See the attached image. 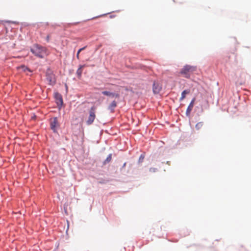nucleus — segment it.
<instances>
[{
    "label": "nucleus",
    "instance_id": "f257e3e1",
    "mask_svg": "<svg viewBox=\"0 0 251 251\" xmlns=\"http://www.w3.org/2000/svg\"><path fill=\"white\" fill-rule=\"evenodd\" d=\"M30 51L36 56L42 58L47 55V50L46 48L44 47L35 44L30 49Z\"/></svg>",
    "mask_w": 251,
    "mask_h": 251
},
{
    "label": "nucleus",
    "instance_id": "f03ea898",
    "mask_svg": "<svg viewBox=\"0 0 251 251\" xmlns=\"http://www.w3.org/2000/svg\"><path fill=\"white\" fill-rule=\"evenodd\" d=\"M196 70L195 67L190 65L185 66L181 70L180 73L185 77L189 78L191 74Z\"/></svg>",
    "mask_w": 251,
    "mask_h": 251
},
{
    "label": "nucleus",
    "instance_id": "7ed1b4c3",
    "mask_svg": "<svg viewBox=\"0 0 251 251\" xmlns=\"http://www.w3.org/2000/svg\"><path fill=\"white\" fill-rule=\"evenodd\" d=\"M96 118V107L95 106H92L89 111V116L88 117V119L86 121V124L88 125H90L92 124L94 122L95 119Z\"/></svg>",
    "mask_w": 251,
    "mask_h": 251
},
{
    "label": "nucleus",
    "instance_id": "20e7f679",
    "mask_svg": "<svg viewBox=\"0 0 251 251\" xmlns=\"http://www.w3.org/2000/svg\"><path fill=\"white\" fill-rule=\"evenodd\" d=\"M50 126L51 129L54 131L56 132L57 128L59 126V124L58 122L57 117H53L50 120Z\"/></svg>",
    "mask_w": 251,
    "mask_h": 251
},
{
    "label": "nucleus",
    "instance_id": "39448f33",
    "mask_svg": "<svg viewBox=\"0 0 251 251\" xmlns=\"http://www.w3.org/2000/svg\"><path fill=\"white\" fill-rule=\"evenodd\" d=\"M46 78L50 85H54L56 82L55 75L51 73H47Z\"/></svg>",
    "mask_w": 251,
    "mask_h": 251
},
{
    "label": "nucleus",
    "instance_id": "423d86ee",
    "mask_svg": "<svg viewBox=\"0 0 251 251\" xmlns=\"http://www.w3.org/2000/svg\"><path fill=\"white\" fill-rule=\"evenodd\" d=\"M54 97L58 106H62L63 103L62 96L59 93L56 92L54 94Z\"/></svg>",
    "mask_w": 251,
    "mask_h": 251
},
{
    "label": "nucleus",
    "instance_id": "0eeeda50",
    "mask_svg": "<svg viewBox=\"0 0 251 251\" xmlns=\"http://www.w3.org/2000/svg\"><path fill=\"white\" fill-rule=\"evenodd\" d=\"M161 89L162 87L160 84L155 82L153 83L152 90L154 94H158L160 92Z\"/></svg>",
    "mask_w": 251,
    "mask_h": 251
},
{
    "label": "nucleus",
    "instance_id": "6e6552de",
    "mask_svg": "<svg viewBox=\"0 0 251 251\" xmlns=\"http://www.w3.org/2000/svg\"><path fill=\"white\" fill-rule=\"evenodd\" d=\"M102 94L103 95H105L106 96L111 97H115L117 98H119L120 97V95L118 93H114L110 92L107 91H102Z\"/></svg>",
    "mask_w": 251,
    "mask_h": 251
},
{
    "label": "nucleus",
    "instance_id": "1a4fd4ad",
    "mask_svg": "<svg viewBox=\"0 0 251 251\" xmlns=\"http://www.w3.org/2000/svg\"><path fill=\"white\" fill-rule=\"evenodd\" d=\"M195 99L194 98L191 102H190V103L189 104L188 107H187V109L186 110V114L187 115H189L191 112V111H192L193 108V106H194V102H195Z\"/></svg>",
    "mask_w": 251,
    "mask_h": 251
},
{
    "label": "nucleus",
    "instance_id": "9d476101",
    "mask_svg": "<svg viewBox=\"0 0 251 251\" xmlns=\"http://www.w3.org/2000/svg\"><path fill=\"white\" fill-rule=\"evenodd\" d=\"M117 106V102L113 100L108 106V109L111 112H114L115 108Z\"/></svg>",
    "mask_w": 251,
    "mask_h": 251
},
{
    "label": "nucleus",
    "instance_id": "9b49d317",
    "mask_svg": "<svg viewBox=\"0 0 251 251\" xmlns=\"http://www.w3.org/2000/svg\"><path fill=\"white\" fill-rule=\"evenodd\" d=\"M189 93H190V91L189 90H184L182 92V93H181V98H180V100H183L185 98L186 95L187 94H189Z\"/></svg>",
    "mask_w": 251,
    "mask_h": 251
},
{
    "label": "nucleus",
    "instance_id": "f8f14e48",
    "mask_svg": "<svg viewBox=\"0 0 251 251\" xmlns=\"http://www.w3.org/2000/svg\"><path fill=\"white\" fill-rule=\"evenodd\" d=\"M112 159V154H109L107 157L106 159L104 161L103 164H106L110 162Z\"/></svg>",
    "mask_w": 251,
    "mask_h": 251
},
{
    "label": "nucleus",
    "instance_id": "ddd939ff",
    "mask_svg": "<svg viewBox=\"0 0 251 251\" xmlns=\"http://www.w3.org/2000/svg\"><path fill=\"white\" fill-rule=\"evenodd\" d=\"M85 48H86V47H83V48H82L78 50V51H77V54H76V57H77V59H79V54L80 52L82 50H84Z\"/></svg>",
    "mask_w": 251,
    "mask_h": 251
},
{
    "label": "nucleus",
    "instance_id": "4468645a",
    "mask_svg": "<svg viewBox=\"0 0 251 251\" xmlns=\"http://www.w3.org/2000/svg\"><path fill=\"white\" fill-rule=\"evenodd\" d=\"M203 125V124L201 122H200V123H198L196 125V127L197 128V129H200Z\"/></svg>",
    "mask_w": 251,
    "mask_h": 251
},
{
    "label": "nucleus",
    "instance_id": "2eb2a0df",
    "mask_svg": "<svg viewBox=\"0 0 251 251\" xmlns=\"http://www.w3.org/2000/svg\"><path fill=\"white\" fill-rule=\"evenodd\" d=\"M21 69H22L24 70V71H25V72L26 70H27V71H28L30 72V71L29 70V69L28 68H27L25 66H21Z\"/></svg>",
    "mask_w": 251,
    "mask_h": 251
},
{
    "label": "nucleus",
    "instance_id": "dca6fc26",
    "mask_svg": "<svg viewBox=\"0 0 251 251\" xmlns=\"http://www.w3.org/2000/svg\"><path fill=\"white\" fill-rule=\"evenodd\" d=\"M144 155H141L140 157H139V162H142L143 160H144Z\"/></svg>",
    "mask_w": 251,
    "mask_h": 251
},
{
    "label": "nucleus",
    "instance_id": "f3484780",
    "mask_svg": "<svg viewBox=\"0 0 251 251\" xmlns=\"http://www.w3.org/2000/svg\"><path fill=\"white\" fill-rule=\"evenodd\" d=\"M50 34L48 35L46 37V40L47 42H50Z\"/></svg>",
    "mask_w": 251,
    "mask_h": 251
},
{
    "label": "nucleus",
    "instance_id": "a211bd4d",
    "mask_svg": "<svg viewBox=\"0 0 251 251\" xmlns=\"http://www.w3.org/2000/svg\"><path fill=\"white\" fill-rule=\"evenodd\" d=\"M83 66H81L77 71V73L78 74H79L80 75L81 74V68H82Z\"/></svg>",
    "mask_w": 251,
    "mask_h": 251
},
{
    "label": "nucleus",
    "instance_id": "6ab92c4d",
    "mask_svg": "<svg viewBox=\"0 0 251 251\" xmlns=\"http://www.w3.org/2000/svg\"><path fill=\"white\" fill-rule=\"evenodd\" d=\"M156 170L157 169L155 168H150V172H155Z\"/></svg>",
    "mask_w": 251,
    "mask_h": 251
},
{
    "label": "nucleus",
    "instance_id": "aec40b11",
    "mask_svg": "<svg viewBox=\"0 0 251 251\" xmlns=\"http://www.w3.org/2000/svg\"><path fill=\"white\" fill-rule=\"evenodd\" d=\"M175 2H178L179 3H182V1H178L177 0H173Z\"/></svg>",
    "mask_w": 251,
    "mask_h": 251
}]
</instances>
